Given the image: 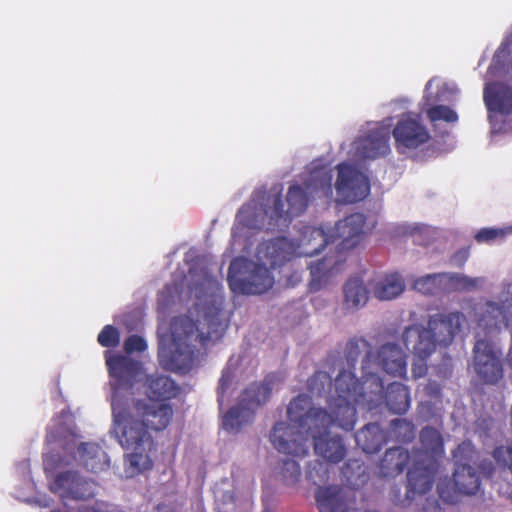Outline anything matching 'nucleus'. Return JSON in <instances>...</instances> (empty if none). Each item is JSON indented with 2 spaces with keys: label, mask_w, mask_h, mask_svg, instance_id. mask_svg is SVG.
I'll use <instances>...</instances> for the list:
<instances>
[{
  "label": "nucleus",
  "mask_w": 512,
  "mask_h": 512,
  "mask_svg": "<svg viewBox=\"0 0 512 512\" xmlns=\"http://www.w3.org/2000/svg\"><path fill=\"white\" fill-rule=\"evenodd\" d=\"M186 282L184 298L191 302L188 313L175 317L169 326L161 324L158 329L161 365L181 373L189 371L200 350L215 345L227 328L219 283L209 271L191 269Z\"/></svg>",
  "instance_id": "obj_1"
},
{
  "label": "nucleus",
  "mask_w": 512,
  "mask_h": 512,
  "mask_svg": "<svg viewBox=\"0 0 512 512\" xmlns=\"http://www.w3.org/2000/svg\"><path fill=\"white\" fill-rule=\"evenodd\" d=\"M332 171L319 162L311 163L303 174L301 184H292L285 200L277 187L268 192L256 191L237 215L232 231L233 245H242L256 231L287 227L293 217L302 214L310 200L333 198Z\"/></svg>",
  "instance_id": "obj_2"
},
{
  "label": "nucleus",
  "mask_w": 512,
  "mask_h": 512,
  "mask_svg": "<svg viewBox=\"0 0 512 512\" xmlns=\"http://www.w3.org/2000/svg\"><path fill=\"white\" fill-rule=\"evenodd\" d=\"M353 382L350 372H339L333 385L325 372H317L308 383L313 393L320 394L325 386L329 385L327 403L329 412L321 409V414L313 426L307 427L310 435V442L313 440L315 453L323 459L332 462H340L345 454L346 448L338 436H330L328 428L331 424L344 429H353L356 422V408L346 397V385Z\"/></svg>",
  "instance_id": "obj_3"
},
{
  "label": "nucleus",
  "mask_w": 512,
  "mask_h": 512,
  "mask_svg": "<svg viewBox=\"0 0 512 512\" xmlns=\"http://www.w3.org/2000/svg\"><path fill=\"white\" fill-rule=\"evenodd\" d=\"M120 364H115L111 358H108L110 384L113 390L111 434L127 453L126 474L132 477L152 467L150 452L153 448V439L149 429L136 416L130 407L129 398L124 394L125 382H123Z\"/></svg>",
  "instance_id": "obj_4"
},
{
  "label": "nucleus",
  "mask_w": 512,
  "mask_h": 512,
  "mask_svg": "<svg viewBox=\"0 0 512 512\" xmlns=\"http://www.w3.org/2000/svg\"><path fill=\"white\" fill-rule=\"evenodd\" d=\"M500 305L488 300L476 304L474 316L477 322L474 347V368L486 382L495 383L502 377L501 351L486 337L491 338L512 321V283L505 282L498 296Z\"/></svg>",
  "instance_id": "obj_5"
},
{
  "label": "nucleus",
  "mask_w": 512,
  "mask_h": 512,
  "mask_svg": "<svg viewBox=\"0 0 512 512\" xmlns=\"http://www.w3.org/2000/svg\"><path fill=\"white\" fill-rule=\"evenodd\" d=\"M48 451L44 454V468L47 472L70 465L73 461L87 470L97 473L109 467L106 452L95 443L79 441V435L69 411H62L54 417L47 430Z\"/></svg>",
  "instance_id": "obj_6"
},
{
  "label": "nucleus",
  "mask_w": 512,
  "mask_h": 512,
  "mask_svg": "<svg viewBox=\"0 0 512 512\" xmlns=\"http://www.w3.org/2000/svg\"><path fill=\"white\" fill-rule=\"evenodd\" d=\"M291 251L280 253L272 240L258 245L254 254L234 259L229 267L231 290L240 294H262L274 284L272 269L282 264Z\"/></svg>",
  "instance_id": "obj_7"
},
{
  "label": "nucleus",
  "mask_w": 512,
  "mask_h": 512,
  "mask_svg": "<svg viewBox=\"0 0 512 512\" xmlns=\"http://www.w3.org/2000/svg\"><path fill=\"white\" fill-rule=\"evenodd\" d=\"M465 322V316L460 312L438 313L430 317L427 328L415 325L405 329L402 341L414 354L412 373L416 378L426 373V359L436 347L450 344Z\"/></svg>",
  "instance_id": "obj_8"
},
{
  "label": "nucleus",
  "mask_w": 512,
  "mask_h": 512,
  "mask_svg": "<svg viewBox=\"0 0 512 512\" xmlns=\"http://www.w3.org/2000/svg\"><path fill=\"white\" fill-rule=\"evenodd\" d=\"M321 414L320 408L311 406L306 395H299L287 407L288 422L279 421L271 430L270 442L280 453L304 457L310 449L308 426H313Z\"/></svg>",
  "instance_id": "obj_9"
},
{
  "label": "nucleus",
  "mask_w": 512,
  "mask_h": 512,
  "mask_svg": "<svg viewBox=\"0 0 512 512\" xmlns=\"http://www.w3.org/2000/svg\"><path fill=\"white\" fill-rule=\"evenodd\" d=\"M106 364L108 358H111L116 364L121 363V372L124 377V394L127 398L136 396V392L143 389L149 399H170L178 393V387L175 382L166 375L147 374L142 366L132 361L129 357L114 355L110 352L105 353Z\"/></svg>",
  "instance_id": "obj_10"
},
{
  "label": "nucleus",
  "mask_w": 512,
  "mask_h": 512,
  "mask_svg": "<svg viewBox=\"0 0 512 512\" xmlns=\"http://www.w3.org/2000/svg\"><path fill=\"white\" fill-rule=\"evenodd\" d=\"M376 363L381 370L396 378H403L407 373V355L396 343L388 342L379 347L375 354L369 353L362 361V376L359 385L375 387L373 401L382 399L383 379L372 370V364Z\"/></svg>",
  "instance_id": "obj_11"
},
{
  "label": "nucleus",
  "mask_w": 512,
  "mask_h": 512,
  "mask_svg": "<svg viewBox=\"0 0 512 512\" xmlns=\"http://www.w3.org/2000/svg\"><path fill=\"white\" fill-rule=\"evenodd\" d=\"M348 367V369H343L341 372H350L353 377V382L345 386L346 397L352 406L356 408L357 405L371 410L385 401L386 406L394 413L402 414L408 410L410 398L407 388L403 384L399 382L387 384L385 393L384 387L382 388V399L373 401L372 399H375L376 396L372 393V390H375V387L359 385V381L350 369V363H348Z\"/></svg>",
  "instance_id": "obj_12"
},
{
  "label": "nucleus",
  "mask_w": 512,
  "mask_h": 512,
  "mask_svg": "<svg viewBox=\"0 0 512 512\" xmlns=\"http://www.w3.org/2000/svg\"><path fill=\"white\" fill-rule=\"evenodd\" d=\"M272 377L263 384H253L245 389L237 402L223 418V428L238 432L243 426L252 422L256 410L265 404L272 391Z\"/></svg>",
  "instance_id": "obj_13"
},
{
  "label": "nucleus",
  "mask_w": 512,
  "mask_h": 512,
  "mask_svg": "<svg viewBox=\"0 0 512 512\" xmlns=\"http://www.w3.org/2000/svg\"><path fill=\"white\" fill-rule=\"evenodd\" d=\"M390 123H373L360 130L359 136L349 144L348 154L354 160L378 159L390 151Z\"/></svg>",
  "instance_id": "obj_14"
},
{
  "label": "nucleus",
  "mask_w": 512,
  "mask_h": 512,
  "mask_svg": "<svg viewBox=\"0 0 512 512\" xmlns=\"http://www.w3.org/2000/svg\"><path fill=\"white\" fill-rule=\"evenodd\" d=\"M392 134L397 151L407 156H414L431 140L428 128L416 114L403 115L396 123Z\"/></svg>",
  "instance_id": "obj_15"
},
{
  "label": "nucleus",
  "mask_w": 512,
  "mask_h": 512,
  "mask_svg": "<svg viewBox=\"0 0 512 512\" xmlns=\"http://www.w3.org/2000/svg\"><path fill=\"white\" fill-rule=\"evenodd\" d=\"M333 234H329L328 228L305 226L296 239L297 243L288 242L286 238L273 239V243L277 244L280 253L291 251L286 260L292 259L294 256L310 257L320 252L324 247L332 245L331 240Z\"/></svg>",
  "instance_id": "obj_16"
},
{
  "label": "nucleus",
  "mask_w": 512,
  "mask_h": 512,
  "mask_svg": "<svg viewBox=\"0 0 512 512\" xmlns=\"http://www.w3.org/2000/svg\"><path fill=\"white\" fill-rule=\"evenodd\" d=\"M338 174L335 181V200L340 203H353L364 199L370 192L366 174L350 162L337 166Z\"/></svg>",
  "instance_id": "obj_17"
},
{
  "label": "nucleus",
  "mask_w": 512,
  "mask_h": 512,
  "mask_svg": "<svg viewBox=\"0 0 512 512\" xmlns=\"http://www.w3.org/2000/svg\"><path fill=\"white\" fill-rule=\"evenodd\" d=\"M374 228V221L368 220L363 214L355 213L329 227L331 240L337 250H349L359 245L366 235Z\"/></svg>",
  "instance_id": "obj_18"
},
{
  "label": "nucleus",
  "mask_w": 512,
  "mask_h": 512,
  "mask_svg": "<svg viewBox=\"0 0 512 512\" xmlns=\"http://www.w3.org/2000/svg\"><path fill=\"white\" fill-rule=\"evenodd\" d=\"M484 102L489 111V120L494 133L503 131V116L512 113V91L502 84L487 82Z\"/></svg>",
  "instance_id": "obj_19"
},
{
  "label": "nucleus",
  "mask_w": 512,
  "mask_h": 512,
  "mask_svg": "<svg viewBox=\"0 0 512 512\" xmlns=\"http://www.w3.org/2000/svg\"><path fill=\"white\" fill-rule=\"evenodd\" d=\"M129 401L136 416L149 430L162 431L169 425L173 416V410L169 404L153 399L143 401L136 396H130Z\"/></svg>",
  "instance_id": "obj_20"
},
{
  "label": "nucleus",
  "mask_w": 512,
  "mask_h": 512,
  "mask_svg": "<svg viewBox=\"0 0 512 512\" xmlns=\"http://www.w3.org/2000/svg\"><path fill=\"white\" fill-rule=\"evenodd\" d=\"M473 453V447L470 442H463L454 451V458L457 461V467L453 474L452 485L455 490L464 494H474L480 486L479 475L466 463H460L462 459H470Z\"/></svg>",
  "instance_id": "obj_21"
},
{
  "label": "nucleus",
  "mask_w": 512,
  "mask_h": 512,
  "mask_svg": "<svg viewBox=\"0 0 512 512\" xmlns=\"http://www.w3.org/2000/svg\"><path fill=\"white\" fill-rule=\"evenodd\" d=\"M50 489L62 499H86L94 495V483L80 478L75 472L59 473Z\"/></svg>",
  "instance_id": "obj_22"
},
{
  "label": "nucleus",
  "mask_w": 512,
  "mask_h": 512,
  "mask_svg": "<svg viewBox=\"0 0 512 512\" xmlns=\"http://www.w3.org/2000/svg\"><path fill=\"white\" fill-rule=\"evenodd\" d=\"M437 463L415 460L408 471V498L414 499L416 495H423L429 491L433 483V475Z\"/></svg>",
  "instance_id": "obj_23"
},
{
  "label": "nucleus",
  "mask_w": 512,
  "mask_h": 512,
  "mask_svg": "<svg viewBox=\"0 0 512 512\" xmlns=\"http://www.w3.org/2000/svg\"><path fill=\"white\" fill-rule=\"evenodd\" d=\"M459 96V89L453 82L440 77L431 78L425 85L422 106L441 105L453 102Z\"/></svg>",
  "instance_id": "obj_24"
},
{
  "label": "nucleus",
  "mask_w": 512,
  "mask_h": 512,
  "mask_svg": "<svg viewBox=\"0 0 512 512\" xmlns=\"http://www.w3.org/2000/svg\"><path fill=\"white\" fill-rule=\"evenodd\" d=\"M343 295L346 310L355 311L364 307L369 299L366 281L358 276L350 278L343 287Z\"/></svg>",
  "instance_id": "obj_25"
},
{
  "label": "nucleus",
  "mask_w": 512,
  "mask_h": 512,
  "mask_svg": "<svg viewBox=\"0 0 512 512\" xmlns=\"http://www.w3.org/2000/svg\"><path fill=\"white\" fill-rule=\"evenodd\" d=\"M343 259L326 256L321 261L310 265V288L319 290L326 285L329 279L339 272Z\"/></svg>",
  "instance_id": "obj_26"
},
{
  "label": "nucleus",
  "mask_w": 512,
  "mask_h": 512,
  "mask_svg": "<svg viewBox=\"0 0 512 512\" xmlns=\"http://www.w3.org/2000/svg\"><path fill=\"white\" fill-rule=\"evenodd\" d=\"M374 296L379 300H391L400 295L404 288V281L399 274L378 276L369 281Z\"/></svg>",
  "instance_id": "obj_27"
},
{
  "label": "nucleus",
  "mask_w": 512,
  "mask_h": 512,
  "mask_svg": "<svg viewBox=\"0 0 512 512\" xmlns=\"http://www.w3.org/2000/svg\"><path fill=\"white\" fill-rule=\"evenodd\" d=\"M488 75L491 78L507 75L509 79H512V34L495 53Z\"/></svg>",
  "instance_id": "obj_28"
},
{
  "label": "nucleus",
  "mask_w": 512,
  "mask_h": 512,
  "mask_svg": "<svg viewBox=\"0 0 512 512\" xmlns=\"http://www.w3.org/2000/svg\"><path fill=\"white\" fill-rule=\"evenodd\" d=\"M423 452L416 456V460L433 461L437 463V457L443 452L442 439L437 430L424 428L420 435Z\"/></svg>",
  "instance_id": "obj_29"
},
{
  "label": "nucleus",
  "mask_w": 512,
  "mask_h": 512,
  "mask_svg": "<svg viewBox=\"0 0 512 512\" xmlns=\"http://www.w3.org/2000/svg\"><path fill=\"white\" fill-rule=\"evenodd\" d=\"M316 500L320 512H346V505L337 486L319 488Z\"/></svg>",
  "instance_id": "obj_30"
},
{
  "label": "nucleus",
  "mask_w": 512,
  "mask_h": 512,
  "mask_svg": "<svg viewBox=\"0 0 512 512\" xmlns=\"http://www.w3.org/2000/svg\"><path fill=\"white\" fill-rule=\"evenodd\" d=\"M357 445L366 453L377 452L385 436L377 424H368L355 435Z\"/></svg>",
  "instance_id": "obj_31"
},
{
  "label": "nucleus",
  "mask_w": 512,
  "mask_h": 512,
  "mask_svg": "<svg viewBox=\"0 0 512 512\" xmlns=\"http://www.w3.org/2000/svg\"><path fill=\"white\" fill-rule=\"evenodd\" d=\"M409 459L410 455L403 448H391L386 451L381 461V473L384 476L398 474L403 470Z\"/></svg>",
  "instance_id": "obj_32"
},
{
  "label": "nucleus",
  "mask_w": 512,
  "mask_h": 512,
  "mask_svg": "<svg viewBox=\"0 0 512 512\" xmlns=\"http://www.w3.org/2000/svg\"><path fill=\"white\" fill-rule=\"evenodd\" d=\"M446 283L445 292L451 291H472L480 289L485 284V278H471L459 273H445L443 276Z\"/></svg>",
  "instance_id": "obj_33"
},
{
  "label": "nucleus",
  "mask_w": 512,
  "mask_h": 512,
  "mask_svg": "<svg viewBox=\"0 0 512 512\" xmlns=\"http://www.w3.org/2000/svg\"><path fill=\"white\" fill-rule=\"evenodd\" d=\"M443 276L445 273L430 274L418 278L414 283V288L423 294H434L445 292L446 283Z\"/></svg>",
  "instance_id": "obj_34"
},
{
  "label": "nucleus",
  "mask_w": 512,
  "mask_h": 512,
  "mask_svg": "<svg viewBox=\"0 0 512 512\" xmlns=\"http://www.w3.org/2000/svg\"><path fill=\"white\" fill-rule=\"evenodd\" d=\"M277 475L287 486H295L301 477L299 464L295 460L286 459L277 468Z\"/></svg>",
  "instance_id": "obj_35"
},
{
  "label": "nucleus",
  "mask_w": 512,
  "mask_h": 512,
  "mask_svg": "<svg viewBox=\"0 0 512 512\" xmlns=\"http://www.w3.org/2000/svg\"><path fill=\"white\" fill-rule=\"evenodd\" d=\"M422 110L431 122L445 121L447 123H456L458 121V114L445 105L422 106Z\"/></svg>",
  "instance_id": "obj_36"
},
{
  "label": "nucleus",
  "mask_w": 512,
  "mask_h": 512,
  "mask_svg": "<svg viewBox=\"0 0 512 512\" xmlns=\"http://www.w3.org/2000/svg\"><path fill=\"white\" fill-rule=\"evenodd\" d=\"M512 234V226L502 228H482L475 234V240L478 243H494L497 240L504 239L507 235Z\"/></svg>",
  "instance_id": "obj_37"
},
{
  "label": "nucleus",
  "mask_w": 512,
  "mask_h": 512,
  "mask_svg": "<svg viewBox=\"0 0 512 512\" xmlns=\"http://www.w3.org/2000/svg\"><path fill=\"white\" fill-rule=\"evenodd\" d=\"M119 341V332L115 327L111 325H106L98 335V342L103 347L116 346Z\"/></svg>",
  "instance_id": "obj_38"
},
{
  "label": "nucleus",
  "mask_w": 512,
  "mask_h": 512,
  "mask_svg": "<svg viewBox=\"0 0 512 512\" xmlns=\"http://www.w3.org/2000/svg\"><path fill=\"white\" fill-rule=\"evenodd\" d=\"M494 458L497 462L507 466L512 472V444L508 447H499L494 451Z\"/></svg>",
  "instance_id": "obj_39"
},
{
  "label": "nucleus",
  "mask_w": 512,
  "mask_h": 512,
  "mask_svg": "<svg viewBox=\"0 0 512 512\" xmlns=\"http://www.w3.org/2000/svg\"><path fill=\"white\" fill-rule=\"evenodd\" d=\"M147 345L143 338L132 335L124 342V348L127 353L142 352L146 349Z\"/></svg>",
  "instance_id": "obj_40"
},
{
  "label": "nucleus",
  "mask_w": 512,
  "mask_h": 512,
  "mask_svg": "<svg viewBox=\"0 0 512 512\" xmlns=\"http://www.w3.org/2000/svg\"><path fill=\"white\" fill-rule=\"evenodd\" d=\"M232 375L230 371L226 370L223 372L222 377L219 381V387H218V394H219V401L223 402L224 393L226 392L228 386L232 382Z\"/></svg>",
  "instance_id": "obj_41"
},
{
  "label": "nucleus",
  "mask_w": 512,
  "mask_h": 512,
  "mask_svg": "<svg viewBox=\"0 0 512 512\" xmlns=\"http://www.w3.org/2000/svg\"><path fill=\"white\" fill-rule=\"evenodd\" d=\"M469 257V249L468 248H462L458 252L455 253V255L452 258V262L454 265L462 266Z\"/></svg>",
  "instance_id": "obj_42"
},
{
  "label": "nucleus",
  "mask_w": 512,
  "mask_h": 512,
  "mask_svg": "<svg viewBox=\"0 0 512 512\" xmlns=\"http://www.w3.org/2000/svg\"><path fill=\"white\" fill-rule=\"evenodd\" d=\"M80 512H107L106 505L103 503H95L93 505H87L82 507Z\"/></svg>",
  "instance_id": "obj_43"
},
{
  "label": "nucleus",
  "mask_w": 512,
  "mask_h": 512,
  "mask_svg": "<svg viewBox=\"0 0 512 512\" xmlns=\"http://www.w3.org/2000/svg\"><path fill=\"white\" fill-rule=\"evenodd\" d=\"M392 425L393 427L396 429V428H401V429H404L405 431H408L410 432L411 431V426L408 422H406L405 420H402V419H395L392 421Z\"/></svg>",
  "instance_id": "obj_44"
},
{
  "label": "nucleus",
  "mask_w": 512,
  "mask_h": 512,
  "mask_svg": "<svg viewBox=\"0 0 512 512\" xmlns=\"http://www.w3.org/2000/svg\"><path fill=\"white\" fill-rule=\"evenodd\" d=\"M508 361H509L510 365L512 366V328H511V346H510V350L508 353Z\"/></svg>",
  "instance_id": "obj_45"
},
{
  "label": "nucleus",
  "mask_w": 512,
  "mask_h": 512,
  "mask_svg": "<svg viewBox=\"0 0 512 512\" xmlns=\"http://www.w3.org/2000/svg\"><path fill=\"white\" fill-rule=\"evenodd\" d=\"M438 490H439L441 496L444 497V494L446 493V491H445L444 485L442 483L438 484Z\"/></svg>",
  "instance_id": "obj_46"
},
{
  "label": "nucleus",
  "mask_w": 512,
  "mask_h": 512,
  "mask_svg": "<svg viewBox=\"0 0 512 512\" xmlns=\"http://www.w3.org/2000/svg\"><path fill=\"white\" fill-rule=\"evenodd\" d=\"M40 505H42V503H40ZM43 506H45V507H46V506H48V503L45 501V502L43 503Z\"/></svg>",
  "instance_id": "obj_47"
}]
</instances>
